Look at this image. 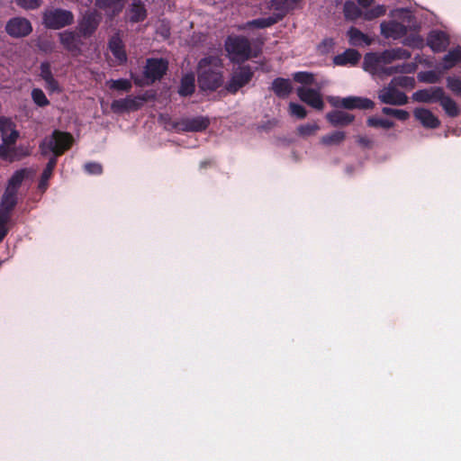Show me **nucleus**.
I'll return each mask as SVG.
<instances>
[{"instance_id": "obj_1", "label": "nucleus", "mask_w": 461, "mask_h": 461, "mask_svg": "<svg viewBox=\"0 0 461 461\" xmlns=\"http://www.w3.org/2000/svg\"><path fill=\"white\" fill-rule=\"evenodd\" d=\"M73 143V137L68 132L55 130L50 139H46L40 145L41 153L46 155L48 149L54 153V157L50 158L41 176L38 188L44 192L48 188V181L51 177L53 170L57 165L56 157L61 156L66 150L69 149Z\"/></svg>"}, {"instance_id": "obj_2", "label": "nucleus", "mask_w": 461, "mask_h": 461, "mask_svg": "<svg viewBox=\"0 0 461 461\" xmlns=\"http://www.w3.org/2000/svg\"><path fill=\"white\" fill-rule=\"evenodd\" d=\"M223 63L216 55L201 59L197 64V81L202 91H215L223 84Z\"/></svg>"}, {"instance_id": "obj_3", "label": "nucleus", "mask_w": 461, "mask_h": 461, "mask_svg": "<svg viewBox=\"0 0 461 461\" xmlns=\"http://www.w3.org/2000/svg\"><path fill=\"white\" fill-rule=\"evenodd\" d=\"M73 13L62 8L46 9L42 13V24L49 30H60L74 23Z\"/></svg>"}, {"instance_id": "obj_4", "label": "nucleus", "mask_w": 461, "mask_h": 461, "mask_svg": "<svg viewBox=\"0 0 461 461\" xmlns=\"http://www.w3.org/2000/svg\"><path fill=\"white\" fill-rule=\"evenodd\" d=\"M224 48L232 61L244 62L252 57L251 44L244 36H228Z\"/></svg>"}, {"instance_id": "obj_5", "label": "nucleus", "mask_w": 461, "mask_h": 461, "mask_svg": "<svg viewBox=\"0 0 461 461\" xmlns=\"http://www.w3.org/2000/svg\"><path fill=\"white\" fill-rule=\"evenodd\" d=\"M328 101L336 109L370 110L375 107V103L371 99L361 96H330Z\"/></svg>"}, {"instance_id": "obj_6", "label": "nucleus", "mask_w": 461, "mask_h": 461, "mask_svg": "<svg viewBox=\"0 0 461 461\" xmlns=\"http://www.w3.org/2000/svg\"><path fill=\"white\" fill-rule=\"evenodd\" d=\"M254 76L250 66H241L233 71L231 77L225 86L228 93L235 95L240 88L248 85Z\"/></svg>"}, {"instance_id": "obj_7", "label": "nucleus", "mask_w": 461, "mask_h": 461, "mask_svg": "<svg viewBox=\"0 0 461 461\" xmlns=\"http://www.w3.org/2000/svg\"><path fill=\"white\" fill-rule=\"evenodd\" d=\"M168 69V62L164 59L149 58L146 60L143 74L148 84L160 80Z\"/></svg>"}, {"instance_id": "obj_8", "label": "nucleus", "mask_w": 461, "mask_h": 461, "mask_svg": "<svg viewBox=\"0 0 461 461\" xmlns=\"http://www.w3.org/2000/svg\"><path fill=\"white\" fill-rule=\"evenodd\" d=\"M148 100L146 95L139 96H127L125 98L113 100L111 104V109L115 113H122L124 112L137 111L140 109L143 103Z\"/></svg>"}, {"instance_id": "obj_9", "label": "nucleus", "mask_w": 461, "mask_h": 461, "mask_svg": "<svg viewBox=\"0 0 461 461\" xmlns=\"http://www.w3.org/2000/svg\"><path fill=\"white\" fill-rule=\"evenodd\" d=\"M5 31L13 38H23L32 32V26L26 18L14 17L7 22Z\"/></svg>"}, {"instance_id": "obj_10", "label": "nucleus", "mask_w": 461, "mask_h": 461, "mask_svg": "<svg viewBox=\"0 0 461 461\" xmlns=\"http://www.w3.org/2000/svg\"><path fill=\"white\" fill-rule=\"evenodd\" d=\"M378 98L383 104L391 105H404L408 103V96L391 85L379 92Z\"/></svg>"}, {"instance_id": "obj_11", "label": "nucleus", "mask_w": 461, "mask_h": 461, "mask_svg": "<svg viewBox=\"0 0 461 461\" xmlns=\"http://www.w3.org/2000/svg\"><path fill=\"white\" fill-rule=\"evenodd\" d=\"M210 121L203 116L185 118L175 123V128L178 131L187 132L203 131L208 128Z\"/></svg>"}, {"instance_id": "obj_12", "label": "nucleus", "mask_w": 461, "mask_h": 461, "mask_svg": "<svg viewBox=\"0 0 461 461\" xmlns=\"http://www.w3.org/2000/svg\"><path fill=\"white\" fill-rule=\"evenodd\" d=\"M296 92L302 102L307 104L316 110H323L324 102L322 100L321 95L318 90L301 86L297 88Z\"/></svg>"}, {"instance_id": "obj_13", "label": "nucleus", "mask_w": 461, "mask_h": 461, "mask_svg": "<svg viewBox=\"0 0 461 461\" xmlns=\"http://www.w3.org/2000/svg\"><path fill=\"white\" fill-rule=\"evenodd\" d=\"M61 45L70 52L73 56L81 53V46L83 44L80 35L71 31H65L59 34Z\"/></svg>"}, {"instance_id": "obj_14", "label": "nucleus", "mask_w": 461, "mask_h": 461, "mask_svg": "<svg viewBox=\"0 0 461 461\" xmlns=\"http://www.w3.org/2000/svg\"><path fill=\"white\" fill-rule=\"evenodd\" d=\"M380 27L382 35L387 39L398 40L404 37L408 32L406 25L394 20L383 22Z\"/></svg>"}, {"instance_id": "obj_15", "label": "nucleus", "mask_w": 461, "mask_h": 461, "mask_svg": "<svg viewBox=\"0 0 461 461\" xmlns=\"http://www.w3.org/2000/svg\"><path fill=\"white\" fill-rule=\"evenodd\" d=\"M35 171L30 167H24L14 172L7 181L5 190L18 194V191L23 182L27 178H32Z\"/></svg>"}, {"instance_id": "obj_16", "label": "nucleus", "mask_w": 461, "mask_h": 461, "mask_svg": "<svg viewBox=\"0 0 461 461\" xmlns=\"http://www.w3.org/2000/svg\"><path fill=\"white\" fill-rule=\"evenodd\" d=\"M444 90L440 86L420 89L413 93L412 99L419 103H437L443 97Z\"/></svg>"}, {"instance_id": "obj_17", "label": "nucleus", "mask_w": 461, "mask_h": 461, "mask_svg": "<svg viewBox=\"0 0 461 461\" xmlns=\"http://www.w3.org/2000/svg\"><path fill=\"white\" fill-rule=\"evenodd\" d=\"M100 18L95 13H87L79 23L78 31L84 38L91 37L97 30Z\"/></svg>"}, {"instance_id": "obj_18", "label": "nucleus", "mask_w": 461, "mask_h": 461, "mask_svg": "<svg viewBox=\"0 0 461 461\" xmlns=\"http://www.w3.org/2000/svg\"><path fill=\"white\" fill-rule=\"evenodd\" d=\"M414 117L423 127L436 129L440 125L438 118L431 111L426 108H416L413 112Z\"/></svg>"}, {"instance_id": "obj_19", "label": "nucleus", "mask_w": 461, "mask_h": 461, "mask_svg": "<svg viewBox=\"0 0 461 461\" xmlns=\"http://www.w3.org/2000/svg\"><path fill=\"white\" fill-rule=\"evenodd\" d=\"M326 120L334 127H343L351 124L355 120V116L337 109L328 113Z\"/></svg>"}, {"instance_id": "obj_20", "label": "nucleus", "mask_w": 461, "mask_h": 461, "mask_svg": "<svg viewBox=\"0 0 461 461\" xmlns=\"http://www.w3.org/2000/svg\"><path fill=\"white\" fill-rule=\"evenodd\" d=\"M108 48L120 65L127 61V54L122 40L118 34L113 35L108 42Z\"/></svg>"}, {"instance_id": "obj_21", "label": "nucleus", "mask_w": 461, "mask_h": 461, "mask_svg": "<svg viewBox=\"0 0 461 461\" xmlns=\"http://www.w3.org/2000/svg\"><path fill=\"white\" fill-rule=\"evenodd\" d=\"M270 90L273 91L277 97L285 99L292 93L293 86L289 79L276 77L273 80Z\"/></svg>"}, {"instance_id": "obj_22", "label": "nucleus", "mask_w": 461, "mask_h": 461, "mask_svg": "<svg viewBox=\"0 0 461 461\" xmlns=\"http://www.w3.org/2000/svg\"><path fill=\"white\" fill-rule=\"evenodd\" d=\"M448 43L447 37L443 32H432L427 39L428 46L434 52H442L446 50Z\"/></svg>"}, {"instance_id": "obj_23", "label": "nucleus", "mask_w": 461, "mask_h": 461, "mask_svg": "<svg viewBox=\"0 0 461 461\" xmlns=\"http://www.w3.org/2000/svg\"><path fill=\"white\" fill-rule=\"evenodd\" d=\"M360 53L354 49H348L343 53L334 57L333 62L337 66H355L360 60Z\"/></svg>"}, {"instance_id": "obj_24", "label": "nucleus", "mask_w": 461, "mask_h": 461, "mask_svg": "<svg viewBox=\"0 0 461 461\" xmlns=\"http://www.w3.org/2000/svg\"><path fill=\"white\" fill-rule=\"evenodd\" d=\"M129 21L132 23L143 22L147 18L145 5L140 0H134L128 10Z\"/></svg>"}, {"instance_id": "obj_25", "label": "nucleus", "mask_w": 461, "mask_h": 461, "mask_svg": "<svg viewBox=\"0 0 461 461\" xmlns=\"http://www.w3.org/2000/svg\"><path fill=\"white\" fill-rule=\"evenodd\" d=\"M195 91V78L193 73L184 75L180 81L178 94L181 96H190Z\"/></svg>"}, {"instance_id": "obj_26", "label": "nucleus", "mask_w": 461, "mask_h": 461, "mask_svg": "<svg viewBox=\"0 0 461 461\" xmlns=\"http://www.w3.org/2000/svg\"><path fill=\"white\" fill-rule=\"evenodd\" d=\"M302 0H271V5L278 12L277 15H282V19L285 16L287 13L291 10H294L297 4Z\"/></svg>"}, {"instance_id": "obj_27", "label": "nucleus", "mask_w": 461, "mask_h": 461, "mask_svg": "<svg viewBox=\"0 0 461 461\" xmlns=\"http://www.w3.org/2000/svg\"><path fill=\"white\" fill-rule=\"evenodd\" d=\"M282 20V15L275 14L272 16L263 17L249 21L247 26L249 28L264 29L270 27Z\"/></svg>"}, {"instance_id": "obj_28", "label": "nucleus", "mask_w": 461, "mask_h": 461, "mask_svg": "<svg viewBox=\"0 0 461 461\" xmlns=\"http://www.w3.org/2000/svg\"><path fill=\"white\" fill-rule=\"evenodd\" d=\"M18 203L17 194L7 191L5 192L0 200V209L12 214V212Z\"/></svg>"}, {"instance_id": "obj_29", "label": "nucleus", "mask_w": 461, "mask_h": 461, "mask_svg": "<svg viewBox=\"0 0 461 461\" xmlns=\"http://www.w3.org/2000/svg\"><path fill=\"white\" fill-rule=\"evenodd\" d=\"M126 0H95V6L102 10H109L115 15L122 12Z\"/></svg>"}, {"instance_id": "obj_30", "label": "nucleus", "mask_w": 461, "mask_h": 461, "mask_svg": "<svg viewBox=\"0 0 461 461\" xmlns=\"http://www.w3.org/2000/svg\"><path fill=\"white\" fill-rule=\"evenodd\" d=\"M411 56L408 50L395 48L383 52L381 59L385 62H391L395 59H408Z\"/></svg>"}, {"instance_id": "obj_31", "label": "nucleus", "mask_w": 461, "mask_h": 461, "mask_svg": "<svg viewBox=\"0 0 461 461\" xmlns=\"http://www.w3.org/2000/svg\"><path fill=\"white\" fill-rule=\"evenodd\" d=\"M461 62V46H456L448 50L443 58L444 69H450L456 64Z\"/></svg>"}, {"instance_id": "obj_32", "label": "nucleus", "mask_w": 461, "mask_h": 461, "mask_svg": "<svg viewBox=\"0 0 461 461\" xmlns=\"http://www.w3.org/2000/svg\"><path fill=\"white\" fill-rule=\"evenodd\" d=\"M439 103L448 116L456 117L459 114L460 109L458 105L451 97L446 95L445 93L443 94V97L439 100Z\"/></svg>"}, {"instance_id": "obj_33", "label": "nucleus", "mask_w": 461, "mask_h": 461, "mask_svg": "<svg viewBox=\"0 0 461 461\" xmlns=\"http://www.w3.org/2000/svg\"><path fill=\"white\" fill-rule=\"evenodd\" d=\"M346 139V133L341 131H336L321 137V143L325 146L339 145Z\"/></svg>"}, {"instance_id": "obj_34", "label": "nucleus", "mask_w": 461, "mask_h": 461, "mask_svg": "<svg viewBox=\"0 0 461 461\" xmlns=\"http://www.w3.org/2000/svg\"><path fill=\"white\" fill-rule=\"evenodd\" d=\"M343 13L345 18L351 21H355L362 15V11L353 1L345 2Z\"/></svg>"}, {"instance_id": "obj_35", "label": "nucleus", "mask_w": 461, "mask_h": 461, "mask_svg": "<svg viewBox=\"0 0 461 461\" xmlns=\"http://www.w3.org/2000/svg\"><path fill=\"white\" fill-rule=\"evenodd\" d=\"M348 36L351 45H357L360 41L369 43L368 37L356 27H351L348 31Z\"/></svg>"}, {"instance_id": "obj_36", "label": "nucleus", "mask_w": 461, "mask_h": 461, "mask_svg": "<svg viewBox=\"0 0 461 461\" xmlns=\"http://www.w3.org/2000/svg\"><path fill=\"white\" fill-rule=\"evenodd\" d=\"M293 78L295 82L302 85L311 86L314 83V75L311 72L298 71L293 74Z\"/></svg>"}, {"instance_id": "obj_37", "label": "nucleus", "mask_w": 461, "mask_h": 461, "mask_svg": "<svg viewBox=\"0 0 461 461\" xmlns=\"http://www.w3.org/2000/svg\"><path fill=\"white\" fill-rule=\"evenodd\" d=\"M366 124L369 127L384 129H391L394 126L393 122L377 117H369L366 120Z\"/></svg>"}, {"instance_id": "obj_38", "label": "nucleus", "mask_w": 461, "mask_h": 461, "mask_svg": "<svg viewBox=\"0 0 461 461\" xmlns=\"http://www.w3.org/2000/svg\"><path fill=\"white\" fill-rule=\"evenodd\" d=\"M382 113L385 115L393 116L394 118L398 119L399 121H402V122L408 120L410 117V113L407 111L402 110V109L383 107Z\"/></svg>"}, {"instance_id": "obj_39", "label": "nucleus", "mask_w": 461, "mask_h": 461, "mask_svg": "<svg viewBox=\"0 0 461 461\" xmlns=\"http://www.w3.org/2000/svg\"><path fill=\"white\" fill-rule=\"evenodd\" d=\"M447 87L456 96L461 97V77H447Z\"/></svg>"}, {"instance_id": "obj_40", "label": "nucleus", "mask_w": 461, "mask_h": 461, "mask_svg": "<svg viewBox=\"0 0 461 461\" xmlns=\"http://www.w3.org/2000/svg\"><path fill=\"white\" fill-rule=\"evenodd\" d=\"M32 98L33 102L40 107H44L50 104V101L46 97L44 92L40 88L32 89Z\"/></svg>"}, {"instance_id": "obj_41", "label": "nucleus", "mask_w": 461, "mask_h": 461, "mask_svg": "<svg viewBox=\"0 0 461 461\" xmlns=\"http://www.w3.org/2000/svg\"><path fill=\"white\" fill-rule=\"evenodd\" d=\"M386 12V8L384 5H378L372 9L367 10L364 14V18L367 21H372L375 18H378L380 16H383Z\"/></svg>"}, {"instance_id": "obj_42", "label": "nucleus", "mask_w": 461, "mask_h": 461, "mask_svg": "<svg viewBox=\"0 0 461 461\" xmlns=\"http://www.w3.org/2000/svg\"><path fill=\"white\" fill-rule=\"evenodd\" d=\"M131 83L125 78L112 80L110 87L114 90L129 92L131 89Z\"/></svg>"}, {"instance_id": "obj_43", "label": "nucleus", "mask_w": 461, "mask_h": 461, "mask_svg": "<svg viewBox=\"0 0 461 461\" xmlns=\"http://www.w3.org/2000/svg\"><path fill=\"white\" fill-rule=\"evenodd\" d=\"M320 129L317 123H306L297 128L298 134L303 137L313 135Z\"/></svg>"}, {"instance_id": "obj_44", "label": "nucleus", "mask_w": 461, "mask_h": 461, "mask_svg": "<svg viewBox=\"0 0 461 461\" xmlns=\"http://www.w3.org/2000/svg\"><path fill=\"white\" fill-rule=\"evenodd\" d=\"M16 129L15 123L9 118L0 116V132L2 137Z\"/></svg>"}, {"instance_id": "obj_45", "label": "nucleus", "mask_w": 461, "mask_h": 461, "mask_svg": "<svg viewBox=\"0 0 461 461\" xmlns=\"http://www.w3.org/2000/svg\"><path fill=\"white\" fill-rule=\"evenodd\" d=\"M379 62V58L375 53H367L364 58V67L366 69L377 70Z\"/></svg>"}, {"instance_id": "obj_46", "label": "nucleus", "mask_w": 461, "mask_h": 461, "mask_svg": "<svg viewBox=\"0 0 461 461\" xmlns=\"http://www.w3.org/2000/svg\"><path fill=\"white\" fill-rule=\"evenodd\" d=\"M289 111L292 115L297 117L298 119H304L307 115L306 109L303 105L296 103L289 104Z\"/></svg>"}, {"instance_id": "obj_47", "label": "nucleus", "mask_w": 461, "mask_h": 461, "mask_svg": "<svg viewBox=\"0 0 461 461\" xmlns=\"http://www.w3.org/2000/svg\"><path fill=\"white\" fill-rule=\"evenodd\" d=\"M15 3L22 8L35 10L41 5L42 0H15Z\"/></svg>"}, {"instance_id": "obj_48", "label": "nucleus", "mask_w": 461, "mask_h": 461, "mask_svg": "<svg viewBox=\"0 0 461 461\" xmlns=\"http://www.w3.org/2000/svg\"><path fill=\"white\" fill-rule=\"evenodd\" d=\"M395 85L401 86V87H413L415 81L413 77L402 76L398 77H394L392 81Z\"/></svg>"}, {"instance_id": "obj_49", "label": "nucleus", "mask_w": 461, "mask_h": 461, "mask_svg": "<svg viewBox=\"0 0 461 461\" xmlns=\"http://www.w3.org/2000/svg\"><path fill=\"white\" fill-rule=\"evenodd\" d=\"M423 40L419 35H411L403 40V44L412 48H419L421 46Z\"/></svg>"}, {"instance_id": "obj_50", "label": "nucleus", "mask_w": 461, "mask_h": 461, "mask_svg": "<svg viewBox=\"0 0 461 461\" xmlns=\"http://www.w3.org/2000/svg\"><path fill=\"white\" fill-rule=\"evenodd\" d=\"M84 167L85 170L91 175H101L103 173V167L97 162H88Z\"/></svg>"}, {"instance_id": "obj_51", "label": "nucleus", "mask_w": 461, "mask_h": 461, "mask_svg": "<svg viewBox=\"0 0 461 461\" xmlns=\"http://www.w3.org/2000/svg\"><path fill=\"white\" fill-rule=\"evenodd\" d=\"M41 69V77L44 81L51 79L53 77L51 72L50 64L47 61L42 62L40 67Z\"/></svg>"}, {"instance_id": "obj_52", "label": "nucleus", "mask_w": 461, "mask_h": 461, "mask_svg": "<svg viewBox=\"0 0 461 461\" xmlns=\"http://www.w3.org/2000/svg\"><path fill=\"white\" fill-rule=\"evenodd\" d=\"M19 138V131L14 129L11 132L5 134L2 137L3 143L12 146L15 144L16 140Z\"/></svg>"}, {"instance_id": "obj_53", "label": "nucleus", "mask_w": 461, "mask_h": 461, "mask_svg": "<svg viewBox=\"0 0 461 461\" xmlns=\"http://www.w3.org/2000/svg\"><path fill=\"white\" fill-rule=\"evenodd\" d=\"M12 149L10 146L5 143L0 144V158L5 160H14V157L11 154Z\"/></svg>"}, {"instance_id": "obj_54", "label": "nucleus", "mask_w": 461, "mask_h": 461, "mask_svg": "<svg viewBox=\"0 0 461 461\" xmlns=\"http://www.w3.org/2000/svg\"><path fill=\"white\" fill-rule=\"evenodd\" d=\"M45 84L47 90L50 93H59L61 91L59 82L54 77L45 81Z\"/></svg>"}, {"instance_id": "obj_55", "label": "nucleus", "mask_w": 461, "mask_h": 461, "mask_svg": "<svg viewBox=\"0 0 461 461\" xmlns=\"http://www.w3.org/2000/svg\"><path fill=\"white\" fill-rule=\"evenodd\" d=\"M10 218L11 213L0 209V230H8L5 225L9 221Z\"/></svg>"}, {"instance_id": "obj_56", "label": "nucleus", "mask_w": 461, "mask_h": 461, "mask_svg": "<svg viewBox=\"0 0 461 461\" xmlns=\"http://www.w3.org/2000/svg\"><path fill=\"white\" fill-rule=\"evenodd\" d=\"M419 79L422 82H427V83H435L437 81V77L435 76V74L431 71L422 75V76H419Z\"/></svg>"}, {"instance_id": "obj_57", "label": "nucleus", "mask_w": 461, "mask_h": 461, "mask_svg": "<svg viewBox=\"0 0 461 461\" xmlns=\"http://www.w3.org/2000/svg\"><path fill=\"white\" fill-rule=\"evenodd\" d=\"M405 66H396V67H388L384 68V73L388 76L393 75V73H403L406 72L404 69Z\"/></svg>"}, {"instance_id": "obj_58", "label": "nucleus", "mask_w": 461, "mask_h": 461, "mask_svg": "<svg viewBox=\"0 0 461 461\" xmlns=\"http://www.w3.org/2000/svg\"><path fill=\"white\" fill-rule=\"evenodd\" d=\"M357 142L364 147H370L371 140L366 137H358Z\"/></svg>"}, {"instance_id": "obj_59", "label": "nucleus", "mask_w": 461, "mask_h": 461, "mask_svg": "<svg viewBox=\"0 0 461 461\" xmlns=\"http://www.w3.org/2000/svg\"><path fill=\"white\" fill-rule=\"evenodd\" d=\"M212 164H213V161L212 159H206V160L200 162L199 167L201 169H204V168H207L208 167L212 166Z\"/></svg>"}, {"instance_id": "obj_60", "label": "nucleus", "mask_w": 461, "mask_h": 461, "mask_svg": "<svg viewBox=\"0 0 461 461\" xmlns=\"http://www.w3.org/2000/svg\"><path fill=\"white\" fill-rule=\"evenodd\" d=\"M358 5L363 8H366L371 5L374 0H357Z\"/></svg>"}, {"instance_id": "obj_61", "label": "nucleus", "mask_w": 461, "mask_h": 461, "mask_svg": "<svg viewBox=\"0 0 461 461\" xmlns=\"http://www.w3.org/2000/svg\"><path fill=\"white\" fill-rule=\"evenodd\" d=\"M8 230H0V242L5 239V237L7 235Z\"/></svg>"}, {"instance_id": "obj_62", "label": "nucleus", "mask_w": 461, "mask_h": 461, "mask_svg": "<svg viewBox=\"0 0 461 461\" xmlns=\"http://www.w3.org/2000/svg\"><path fill=\"white\" fill-rule=\"evenodd\" d=\"M134 83H135L136 85H138V86H141V82H140V80H139V79H135V80H134Z\"/></svg>"}]
</instances>
